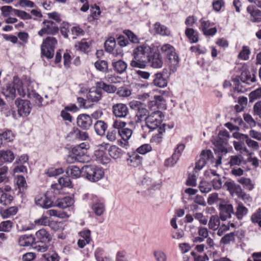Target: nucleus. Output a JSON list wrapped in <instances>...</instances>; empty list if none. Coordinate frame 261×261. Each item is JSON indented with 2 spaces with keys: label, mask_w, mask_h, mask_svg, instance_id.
I'll return each instance as SVG.
<instances>
[{
  "label": "nucleus",
  "mask_w": 261,
  "mask_h": 261,
  "mask_svg": "<svg viewBox=\"0 0 261 261\" xmlns=\"http://www.w3.org/2000/svg\"><path fill=\"white\" fill-rule=\"evenodd\" d=\"M16 90L17 91L20 96L24 97L27 95L28 97L30 99L34 98L37 100L36 102L37 105L39 106H41L43 98L33 90L31 91L29 90L25 91L22 81L17 76L13 77L12 84H8L6 85V88L3 89V93L6 97L14 99L16 97Z\"/></svg>",
  "instance_id": "1"
},
{
  "label": "nucleus",
  "mask_w": 261,
  "mask_h": 261,
  "mask_svg": "<svg viewBox=\"0 0 261 261\" xmlns=\"http://www.w3.org/2000/svg\"><path fill=\"white\" fill-rule=\"evenodd\" d=\"M58 41L54 37H47L43 40L41 45V53L42 56L48 59H52L54 56L55 49Z\"/></svg>",
  "instance_id": "2"
},
{
  "label": "nucleus",
  "mask_w": 261,
  "mask_h": 261,
  "mask_svg": "<svg viewBox=\"0 0 261 261\" xmlns=\"http://www.w3.org/2000/svg\"><path fill=\"white\" fill-rule=\"evenodd\" d=\"M164 117V114L161 111L151 112L145 118L146 126L151 130L155 129L160 126H165V124H162Z\"/></svg>",
  "instance_id": "3"
},
{
  "label": "nucleus",
  "mask_w": 261,
  "mask_h": 261,
  "mask_svg": "<svg viewBox=\"0 0 261 261\" xmlns=\"http://www.w3.org/2000/svg\"><path fill=\"white\" fill-rule=\"evenodd\" d=\"M82 172L89 181L96 182L104 175L103 171L95 165H87L82 168Z\"/></svg>",
  "instance_id": "4"
},
{
  "label": "nucleus",
  "mask_w": 261,
  "mask_h": 261,
  "mask_svg": "<svg viewBox=\"0 0 261 261\" xmlns=\"http://www.w3.org/2000/svg\"><path fill=\"white\" fill-rule=\"evenodd\" d=\"M229 134L226 130L220 131L218 136L214 140V144L218 147L219 152L226 154L227 149L226 145L228 143V139L229 138Z\"/></svg>",
  "instance_id": "5"
},
{
  "label": "nucleus",
  "mask_w": 261,
  "mask_h": 261,
  "mask_svg": "<svg viewBox=\"0 0 261 261\" xmlns=\"http://www.w3.org/2000/svg\"><path fill=\"white\" fill-rule=\"evenodd\" d=\"M153 52V49L149 45L144 43L135 48L133 55L134 59H142L146 61Z\"/></svg>",
  "instance_id": "6"
},
{
  "label": "nucleus",
  "mask_w": 261,
  "mask_h": 261,
  "mask_svg": "<svg viewBox=\"0 0 261 261\" xmlns=\"http://www.w3.org/2000/svg\"><path fill=\"white\" fill-rule=\"evenodd\" d=\"M42 25L41 29L38 32V34L41 37L44 35H55L59 32L58 25L51 20H44Z\"/></svg>",
  "instance_id": "7"
},
{
  "label": "nucleus",
  "mask_w": 261,
  "mask_h": 261,
  "mask_svg": "<svg viewBox=\"0 0 261 261\" xmlns=\"http://www.w3.org/2000/svg\"><path fill=\"white\" fill-rule=\"evenodd\" d=\"M130 107L136 111L137 121H141L142 119H145L150 114L145 105L139 101L132 102Z\"/></svg>",
  "instance_id": "8"
},
{
  "label": "nucleus",
  "mask_w": 261,
  "mask_h": 261,
  "mask_svg": "<svg viewBox=\"0 0 261 261\" xmlns=\"http://www.w3.org/2000/svg\"><path fill=\"white\" fill-rule=\"evenodd\" d=\"M200 26L199 30L202 31L203 34L205 36H214L217 32V30L214 25L213 22H211L208 20L202 18L199 20Z\"/></svg>",
  "instance_id": "9"
},
{
  "label": "nucleus",
  "mask_w": 261,
  "mask_h": 261,
  "mask_svg": "<svg viewBox=\"0 0 261 261\" xmlns=\"http://www.w3.org/2000/svg\"><path fill=\"white\" fill-rule=\"evenodd\" d=\"M15 103L17 106L18 113L20 116L26 117L30 114L32 107L29 100L17 98Z\"/></svg>",
  "instance_id": "10"
},
{
  "label": "nucleus",
  "mask_w": 261,
  "mask_h": 261,
  "mask_svg": "<svg viewBox=\"0 0 261 261\" xmlns=\"http://www.w3.org/2000/svg\"><path fill=\"white\" fill-rule=\"evenodd\" d=\"M113 115L117 118H124L129 113V110L125 104L119 103L114 105L112 108Z\"/></svg>",
  "instance_id": "11"
},
{
  "label": "nucleus",
  "mask_w": 261,
  "mask_h": 261,
  "mask_svg": "<svg viewBox=\"0 0 261 261\" xmlns=\"http://www.w3.org/2000/svg\"><path fill=\"white\" fill-rule=\"evenodd\" d=\"M166 59L169 67L170 74L175 72L179 66V57L176 50L169 54Z\"/></svg>",
  "instance_id": "12"
},
{
  "label": "nucleus",
  "mask_w": 261,
  "mask_h": 261,
  "mask_svg": "<svg viewBox=\"0 0 261 261\" xmlns=\"http://www.w3.org/2000/svg\"><path fill=\"white\" fill-rule=\"evenodd\" d=\"M76 123L77 126L82 129L87 130L90 128L92 124V119L88 115L80 114L76 118Z\"/></svg>",
  "instance_id": "13"
},
{
  "label": "nucleus",
  "mask_w": 261,
  "mask_h": 261,
  "mask_svg": "<svg viewBox=\"0 0 261 261\" xmlns=\"http://www.w3.org/2000/svg\"><path fill=\"white\" fill-rule=\"evenodd\" d=\"M102 98V91L98 85L92 87L90 89L87 94V100L91 102H96L99 101Z\"/></svg>",
  "instance_id": "14"
},
{
  "label": "nucleus",
  "mask_w": 261,
  "mask_h": 261,
  "mask_svg": "<svg viewBox=\"0 0 261 261\" xmlns=\"http://www.w3.org/2000/svg\"><path fill=\"white\" fill-rule=\"evenodd\" d=\"M150 66L154 68H161L163 64L162 58L158 51H154L147 60Z\"/></svg>",
  "instance_id": "15"
},
{
  "label": "nucleus",
  "mask_w": 261,
  "mask_h": 261,
  "mask_svg": "<svg viewBox=\"0 0 261 261\" xmlns=\"http://www.w3.org/2000/svg\"><path fill=\"white\" fill-rule=\"evenodd\" d=\"M220 218L225 221L227 219L231 217V214L234 213L233 206L231 204H220Z\"/></svg>",
  "instance_id": "16"
},
{
  "label": "nucleus",
  "mask_w": 261,
  "mask_h": 261,
  "mask_svg": "<svg viewBox=\"0 0 261 261\" xmlns=\"http://www.w3.org/2000/svg\"><path fill=\"white\" fill-rule=\"evenodd\" d=\"M35 239L36 244L37 243L46 244L51 240V237L45 229H41L36 232Z\"/></svg>",
  "instance_id": "17"
},
{
  "label": "nucleus",
  "mask_w": 261,
  "mask_h": 261,
  "mask_svg": "<svg viewBox=\"0 0 261 261\" xmlns=\"http://www.w3.org/2000/svg\"><path fill=\"white\" fill-rule=\"evenodd\" d=\"M35 202L37 205L44 208H48L54 206L53 201L46 195L37 196L35 198Z\"/></svg>",
  "instance_id": "18"
},
{
  "label": "nucleus",
  "mask_w": 261,
  "mask_h": 261,
  "mask_svg": "<svg viewBox=\"0 0 261 261\" xmlns=\"http://www.w3.org/2000/svg\"><path fill=\"white\" fill-rule=\"evenodd\" d=\"M18 244L23 247L32 246L36 244L35 237L32 234H24L19 237Z\"/></svg>",
  "instance_id": "19"
},
{
  "label": "nucleus",
  "mask_w": 261,
  "mask_h": 261,
  "mask_svg": "<svg viewBox=\"0 0 261 261\" xmlns=\"http://www.w3.org/2000/svg\"><path fill=\"white\" fill-rule=\"evenodd\" d=\"M224 186L231 195L234 194L237 195L239 192H241L242 188L241 186L237 184L234 181H226Z\"/></svg>",
  "instance_id": "20"
},
{
  "label": "nucleus",
  "mask_w": 261,
  "mask_h": 261,
  "mask_svg": "<svg viewBox=\"0 0 261 261\" xmlns=\"http://www.w3.org/2000/svg\"><path fill=\"white\" fill-rule=\"evenodd\" d=\"M73 203L74 199L69 196H66L58 199L55 202V205L61 208H66L72 206Z\"/></svg>",
  "instance_id": "21"
},
{
  "label": "nucleus",
  "mask_w": 261,
  "mask_h": 261,
  "mask_svg": "<svg viewBox=\"0 0 261 261\" xmlns=\"http://www.w3.org/2000/svg\"><path fill=\"white\" fill-rule=\"evenodd\" d=\"M247 12L250 15V20L252 22H258L261 21V11L254 9L253 6H248Z\"/></svg>",
  "instance_id": "22"
},
{
  "label": "nucleus",
  "mask_w": 261,
  "mask_h": 261,
  "mask_svg": "<svg viewBox=\"0 0 261 261\" xmlns=\"http://www.w3.org/2000/svg\"><path fill=\"white\" fill-rule=\"evenodd\" d=\"M15 159L13 152L10 150L0 151V164L11 163Z\"/></svg>",
  "instance_id": "23"
},
{
  "label": "nucleus",
  "mask_w": 261,
  "mask_h": 261,
  "mask_svg": "<svg viewBox=\"0 0 261 261\" xmlns=\"http://www.w3.org/2000/svg\"><path fill=\"white\" fill-rule=\"evenodd\" d=\"M142 157L136 152H133L129 154V158L127 159V164L134 167L140 166L142 164Z\"/></svg>",
  "instance_id": "24"
},
{
  "label": "nucleus",
  "mask_w": 261,
  "mask_h": 261,
  "mask_svg": "<svg viewBox=\"0 0 261 261\" xmlns=\"http://www.w3.org/2000/svg\"><path fill=\"white\" fill-rule=\"evenodd\" d=\"M153 30L156 34L163 36H169L171 34V31L167 27L159 22L153 25Z\"/></svg>",
  "instance_id": "25"
},
{
  "label": "nucleus",
  "mask_w": 261,
  "mask_h": 261,
  "mask_svg": "<svg viewBox=\"0 0 261 261\" xmlns=\"http://www.w3.org/2000/svg\"><path fill=\"white\" fill-rule=\"evenodd\" d=\"M112 66L114 70L117 73L122 74L124 73L127 69V63L121 60L117 61H113Z\"/></svg>",
  "instance_id": "26"
},
{
  "label": "nucleus",
  "mask_w": 261,
  "mask_h": 261,
  "mask_svg": "<svg viewBox=\"0 0 261 261\" xmlns=\"http://www.w3.org/2000/svg\"><path fill=\"white\" fill-rule=\"evenodd\" d=\"M154 79L153 83L154 86L160 88H165L167 87L168 82L167 79L163 76V74L161 73H156L154 74Z\"/></svg>",
  "instance_id": "27"
},
{
  "label": "nucleus",
  "mask_w": 261,
  "mask_h": 261,
  "mask_svg": "<svg viewBox=\"0 0 261 261\" xmlns=\"http://www.w3.org/2000/svg\"><path fill=\"white\" fill-rule=\"evenodd\" d=\"M185 35L191 43H197L199 40L198 33L192 28H186Z\"/></svg>",
  "instance_id": "28"
},
{
  "label": "nucleus",
  "mask_w": 261,
  "mask_h": 261,
  "mask_svg": "<svg viewBox=\"0 0 261 261\" xmlns=\"http://www.w3.org/2000/svg\"><path fill=\"white\" fill-rule=\"evenodd\" d=\"M92 209L96 216H101L105 211V203L100 200H97L92 205Z\"/></svg>",
  "instance_id": "29"
},
{
  "label": "nucleus",
  "mask_w": 261,
  "mask_h": 261,
  "mask_svg": "<svg viewBox=\"0 0 261 261\" xmlns=\"http://www.w3.org/2000/svg\"><path fill=\"white\" fill-rule=\"evenodd\" d=\"M94 127L96 133L99 136H103L108 128V125L104 121L97 120L94 123Z\"/></svg>",
  "instance_id": "30"
},
{
  "label": "nucleus",
  "mask_w": 261,
  "mask_h": 261,
  "mask_svg": "<svg viewBox=\"0 0 261 261\" xmlns=\"http://www.w3.org/2000/svg\"><path fill=\"white\" fill-rule=\"evenodd\" d=\"M248 209L241 202H239L237 204L236 207V212L233 213L239 220H242L243 217L248 214Z\"/></svg>",
  "instance_id": "31"
},
{
  "label": "nucleus",
  "mask_w": 261,
  "mask_h": 261,
  "mask_svg": "<svg viewBox=\"0 0 261 261\" xmlns=\"http://www.w3.org/2000/svg\"><path fill=\"white\" fill-rule=\"evenodd\" d=\"M82 172V171H81L80 168L75 166H69L66 169L67 174L72 178L80 177Z\"/></svg>",
  "instance_id": "32"
},
{
  "label": "nucleus",
  "mask_w": 261,
  "mask_h": 261,
  "mask_svg": "<svg viewBox=\"0 0 261 261\" xmlns=\"http://www.w3.org/2000/svg\"><path fill=\"white\" fill-rule=\"evenodd\" d=\"M252 75L253 77L251 76V75L248 71H243L240 76V81L243 83L250 85L256 81L255 75L253 74Z\"/></svg>",
  "instance_id": "33"
},
{
  "label": "nucleus",
  "mask_w": 261,
  "mask_h": 261,
  "mask_svg": "<svg viewBox=\"0 0 261 261\" xmlns=\"http://www.w3.org/2000/svg\"><path fill=\"white\" fill-rule=\"evenodd\" d=\"M238 182L242 185L243 188L247 190L251 191L254 188V184L249 178L242 177L237 180Z\"/></svg>",
  "instance_id": "34"
},
{
  "label": "nucleus",
  "mask_w": 261,
  "mask_h": 261,
  "mask_svg": "<svg viewBox=\"0 0 261 261\" xmlns=\"http://www.w3.org/2000/svg\"><path fill=\"white\" fill-rule=\"evenodd\" d=\"M229 164L230 166H240L242 164H246V162L244 160L243 156L241 155H231L230 157Z\"/></svg>",
  "instance_id": "35"
},
{
  "label": "nucleus",
  "mask_w": 261,
  "mask_h": 261,
  "mask_svg": "<svg viewBox=\"0 0 261 261\" xmlns=\"http://www.w3.org/2000/svg\"><path fill=\"white\" fill-rule=\"evenodd\" d=\"M82 148L83 147L80 146H75L73 148V151L76 155L77 162L85 163L86 162V155L82 150Z\"/></svg>",
  "instance_id": "36"
},
{
  "label": "nucleus",
  "mask_w": 261,
  "mask_h": 261,
  "mask_svg": "<svg viewBox=\"0 0 261 261\" xmlns=\"http://www.w3.org/2000/svg\"><path fill=\"white\" fill-rule=\"evenodd\" d=\"M97 85H98L101 91L103 90L108 93H114L117 91L116 86L107 84L103 82H99L97 83Z\"/></svg>",
  "instance_id": "37"
},
{
  "label": "nucleus",
  "mask_w": 261,
  "mask_h": 261,
  "mask_svg": "<svg viewBox=\"0 0 261 261\" xmlns=\"http://www.w3.org/2000/svg\"><path fill=\"white\" fill-rule=\"evenodd\" d=\"M18 208L16 206H11L8 208L1 210L0 213L3 218H8L16 214Z\"/></svg>",
  "instance_id": "38"
},
{
  "label": "nucleus",
  "mask_w": 261,
  "mask_h": 261,
  "mask_svg": "<svg viewBox=\"0 0 261 261\" xmlns=\"http://www.w3.org/2000/svg\"><path fill=\"white\" fill-rule=\"evenodd\" d=\"M220 225V219L218 216L213 215L211 217L208 222L209 228L213 230L218 229Z\"/></svg>",
  "instance_id": "39"
},
{
  "label": "nucleus",
  "mask_w": 261,
  "mask_h": 261,
  "mask_svg": "<svg viewBox=\"0 0 261 261\" xmlns=\"http://www.w3.org/2000/svg\"><path fill=\"white\" fill-rule=\"evenodd\" d=\"M156 129H158V134H154L152 136L151 139V141L155 143H159L162 142L163 134L165 132V126H160Z\"/></svg>",
  "instance_id": "40"
},
{
  "label": "nucleus",
  "mask_w": 261,
  "mask_h": 261,
  "mask_svg": "<svg viewBox=\"0 0 261 261\" xmlns=\"http://www.w3.org/2000/svg\"><path fill=\"white\" fill-rule=\"evenodd\" d=\"M109 155L114 159L120 158L121 156V150L116 145H112L108 149Z\"/></svg>",
  "instance_id": "41"
},
{
  "label": "nucleus",
  "mask_w": 261,
  "mask_h": 261,
  "mask_svg": "<svg viewBox=\"0 0 261 261\" xmlns=\"http://www.w3.org/2000/svg\"><path fill=\"white\" fill-rule=\"evenodd\" d=\"M118 133L122 139L127 142L133 134V130L131 129L125 127L118 130Z\"/></svg>",
  "instance_id": "42"
},
{
  "label": "nucleus",
  "mask_w": 261,
  "mask_h": 261,
  "mask_svg": "<svg viewBox=\"0 0 261 261\" xmlns=\"http://www.w3.org/2000/svg\"><path fill=\"white\" fill-rule=\"evenodd\" d=\"M95 67L97 70L102 72H108V64L106 61L99 60L97 61L94 63Z\"/></svg>",
  "instance_id": "43"
},
{
  "label": "nucleus",
  "mask_w": 261,
  "mask_h": 261,
  "mask_svg": "<svg viewBox=\"0 0 261 261\" xmlns=\"http://www.w3.org/2000/svg\"><path fill=\"white\" fill-rule=\"evenodd\" d=\"M75 47L81 51L85 53H87L89 51L90 45L88 42H86L85 40H82L81 41L77 42L75 44Z\"/></svg>",
  "instance_id": "44"
},
{
  "label": "nucleus",
  "mask_w": 261,
  "mask_h": 261,
  "mask_svg": "<svg viewBox=\"0 0 261 261\" xmlns=\"http://www.w3.org/2000/svg\"><path fill=\"white\" fill-rule=\"evenodd\" d=\"M116 43L115 39L114 37H110L107 39L105 43V47L106 51L108 53L112 51L113 49L116 47Z\"/></svg>",
  "instance_id": "45"
},
{
  "label": "nucleus",
  "mask_w": 261,
  "mask_h": 261,
  "mask_svg": "<svg viewBox=\"0 0 261 261\" xmlns=\"http://www.w3.org/2000/svg\"><path fill=\"white\" fill-rule=\"evenodd\" d=\"M123 33L127 37V39H128V41L130 42L135 44H138L139 43V38L132 31L125 30L123 31Z\"/></svg>",
  "instance_id": "46"
},
{
  "label": "nucleus",
  "mask_w": 261,
  "mask_h": 261,
  "mask_svg": "<svg viewBox=\"0 0 261 261\" xmlns=\"http://www.w3.org/2000/svg\"><path fill=\"white\" fill-rule=\"evenodd\" d=\"M95 155L98 161L102 164H106L109 163L110 159L102 151H97Z\"/></svg>",
  "instance_id": "47"
},
{
  "label": "nucleus",
  "mask_w": 261,
  "mask_h": 261,
  "mask_svg": "<svg viewBox=\"0 0 261 261\" xmlns=\"http://www.w3.org/2000/svg\"><path fill=\"white\" fill-rule=\"evenodd\" d=\"M14 136L10 130H6L2 133L0 134V140L7 142H11L13 140Z\"/></svg>",
  "instance_id": "48"
},
{
  "label": "nucleus",
  "mask_w": 261,
  "mask_h": 261,
  "mask_svg": "<svg viewBox=\"0 0 261 261\" xmlns=\"http://www.w3.org/2000/svg\"><path fill=\"white\" fill-rule=\"evenodd\" d=\"M251 53L250 48L247 46H243L242 49L238 55V58L243 60H247Z\"/></svg>",
  "instance_id": "49"
},
{
  "label": "nucleus",
  "mask_w": 261,
  "mask_h": 261,
  "mask_svg": "<svg viewBox=\"0 0 261 261\" xmlns=\"http://www.w3.org/2000/svg\"><path fill=\"white\" fill-rule=\"evenodd\" d=\"M236 236V234L233 232L227 233L221 238L220 243L223 244H228L231 242H234Z\"/></svg>",
  "instance_id": "50"
},
{
  "label": "nucleus",
  "mask_w": 261,
  "mask_h": 261,
  "mask_svg": "<svg viewBox=\"0 0 261 261\" xmlns=\"http://www.w3.org/2000/svg\"><path fill=\"white\" fill-rule=\"evenodd\" d=\"M42 257L46 261H59L60 259L58 254L54 251L44 253L42 255Z\"/></svg>",
  "instance_id": "51"
},
{
  "label": "nucleus",
  "mask_w": 261,
  "mask_h": 261,
  "mask_svg": "<svg viewBox=\"0 0 261 261\" xmlns=\"http://www.w3.org/2000/svg\"><path fill=\"white\" fill-rule=\"evenodd\" d=\"M213 188L218 190L222 188V182L220 176H215L214 178L210 179Z\"/></svg>",
  "instance_id": "52"
},
{
  "label": "nucleus",
  "mask_w": 261,
  "mask_h": 261,
  "mask_svg": "<svg viewBox=\"0 0 261 261\" xmlns=\"http://www.w3.org/2000/svg\"><path fill=\"white\" fill-rule=\"evenodd\" d=\"M13 226V223L10 220L2 222L0 223V231L9 232Z\"/></svg>",
  "instance_id": "53"
},
{
  "label": "nucleus",
  "mask_w": 261,
  "mask_h": 261,
  "mask_svg": "<svg viewBox=\"0 0 261 261\" xmlns=\"http://www.w3.org/2000/svg\"><path fill=\"white\" fill-rule=\"evenodd\" d=\"M2 11V15L4 17H8L10 15H14V10L16 9H13L12 6H4L1 8Z\"/></svg>",
  "instance_id": "54"
},
{
  "label": "nucleus",
  "mask_w": 261,
  "mask_h": 261,
  "mask_svg": "<svg viewBox=\"0 0 261 261\" xmlns=\"http://www.w3.org/2000/svg\"><path fill=\"white\" fill-rule=\"evenodd\" d=\"M251 220L252 223L258 224L261 227V210L260 208L252 215Z\"/></svg>",
  "instance_id": "55"
},
{
  "label": "nucleus",
  "mask_w": 261,
  "mask_h": 261,
  "mask_svg": "<svg viewBox=\"0 0 261 261\" xmlns=\"http://www.w3.org/2000/svg\"><path fill=\"white\" fill-rule=\"evenodd\" d=\"M261 97V88L252 91L249 95V101L253 102L254 100Z\"/></svg>",
  "instance_id": "56"
},
{
  "label": "nucleus",
  "mask_w": 261,
  "mask_h": 261,
  "mask_svg": "<svg viewBox=\"0 0 261 261\" xmlns=\"http://www.w3.org/2000/svg\"><path fill=\"white\" fill-rule=\"evenodd\" d=\"M71 34L73 35L72 39H75L79 36H83L85 34L84 31L79 26L73 27L71 29Z\"/></svg>",
  "instance_id": "57"
},
{
  "label": "nucleus",
  "mask_w": 261,
  "mask_h": 261,
  "mask_svg": "<svg viewBox=\"0 0 261 261\" xmlns=\"http://www.w3.org/2000/svg\"><path fill=\"white\" fill-rule=\"evenodd\" d=\"M35 223L36 224L47 226L48 225L51 226L52 225V222H50L48 219V218L46 216H42L39 219H36L35 221Z\"/></svg>",
  "instance_id": "58"
},
{
  "label": "nucleus",
  "mask_w": 261,
  "mask_h": 261,
  "mask_svg": "<svg viewBox=\"0 0 261 261\" xmlns=\"http://www.w3.org/2000/svg\"><path fill=\"white\" fill-rule=\"evenodd\" d=\"M13 200V197L10 194L7 193H3L0 197V202L4 205L10 204Z\"/></svg>",
  "instance_id": "59"
},
{
  "label": "nucleus",
  "mask_w": 261,
  "mask_h": 261,
  "mask_svg": "<svg viewBox=\"0 0 261 261\" xmlns=\"http://www.w3.org/2000/svg\"><path fill=\"white\" fill-rule=\"evenodd\" d=\"M213 157V153L210 150H202L199 155V158L204 160L206 163Z\"/></svg>",
  "instance_id": "60"
},
{
  "label": "nucleus",
  "mask_w": 261,
  "mask_h": 261,
  "mask_svg": "<svg viewBox=\"0 0 261 261\" xmlns=\"http://www.w3.org/2000/svg\"><path fill=\"white\" fill-rule=\"evenodd\" d=\"M175 50V48L169 44H164L161 48L162 53L165 54L166 57Z\"/></svg>",
  "instance_id": "61"
},
{
  "label": "nucleus",
  "mask_w": 261,
  "mask_h": 261,
  "mask_svg": "<svg viewBox=\"0 0 261 261\" xmlns=\"http://www.w3.org/2000/svg\"><path fill=\"white\" fill-rule=\"evenodd\" d=\"M14 15L24 20H29L32 18V16L30 14L18 9L14 10Z\"/></svg>",
  "instance_id": "62"
},
{
  "label": "nucleus",
  "mask_w": 261,
  "mask_h": 261,
  "mask_svg": "<svg viewBox=\"0 0 261 261\" xmlns=\"http://www.w3.org/2000/svg\"><path fill=\"white\" fill-rule=\"evenodd\" d=\"M152 149L151 146L148 144H144L137 149V152L138 154H145L146 153L150 151Z\"/></svg>",
  "instance_id": "63"
},
{
  "label": "nucleus",
  "mask_w": 261,
  "mask_h": 261,
  "mask_svg": "<svg viewBox=\"0 0 261 261\" xmlns=\"http://www.w3.org/2000/svg\"><path fill=\"white\" fill-rule=\"evenodd\" d=\"M17 185L20 191H24L27 187V182L24 177L21 175H18L17 178Z\"/></svg>",
  "instance_id": "64"
}]
</instances>
